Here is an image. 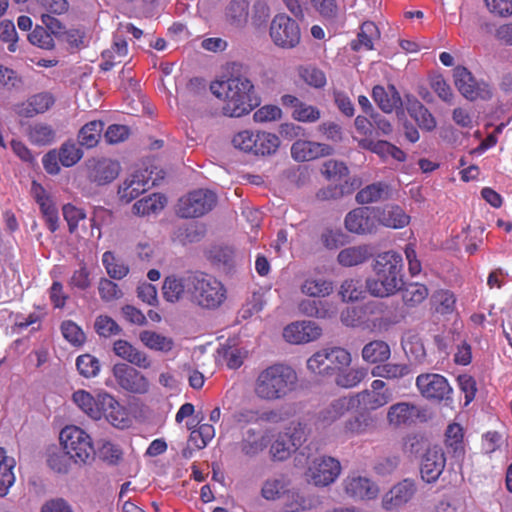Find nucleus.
<instances>
[{
	"label": "nucleus",
	"instance_id": "1",
	"mask_svg": "<svg viewBox=\"0 0 512 512\" xmlns=\"http://www.w3.org/2000/svg\"><path fill=\"white\" fill-rule=\"evenodd\" d=\"M211 90L217 97L224 95L222 112L225 116L242 117L260 104L253 82L243 74L233 72L226 81L213 83Z\"/></svg>",
	"mask_w": 512,
	"mask_h": 512
},
{
	"label": "nucleus",
	"instance_id": "2",
	"mask_svg": "<svg viewBox=\"0 0 512 512\" xmlns=\"http://www.w3.org/2000/svg\"><path fill=\"white\" fill-rule=\"evenodd\" d=\"M372 270L374 276L366 281V287L372 295L389 297L403 287V258L398 252L390 250L377 254Z\"/></svg>",
	"mask_w": 512,
	"mask_h": 512
},
{
	"label": "nucleus",
	"instance_id": "3",
	"mask_svg": "<svg viewBox=\"0 0 512 512\" xmlns=\"http://www.w3.org/2000/svg\"><path fill=\"white\" fill-rule=\"evenodd\" d=\"M72 399L85 414L94 420L105 418L117 428H125L129 425L130 420L126 408L107 392H100L93 396L85 390H78L73 393Z\"/></svg>",
	"mask_w": 512,
	"mask_h": 512
},
{
	"label": "nucleus",
	"instance_id": "4",
	"mask_svg": "<svg viewBox=\"0 0 512 512\" xmlns=\"http://www.w3.org/2000/svg\"><path fill=\"white\" fill-rule=\"evenodd\" d=\"M298 383L296 371L285 364H273L262 370L254 384L255 395L266 401L286 398Z\"/></svg>",
	"mask_w": 512,
	"mask_h": 512
},
{
	"label": "nucleus",
	"instance_id": "5",
	"mask_svg": "<svg viewBox=\"0 0 512 512\" xmlns=\"http://www.w3.org/2000/svg\"><path fill=\"white\" fill-rule=\"evenodd\" d=\"M188 292L191 302L206 310L218 309L227 299L224 284L206 273L188 276Z\"/></svg>",
	"mask_w": 512,
	"mask_h": 512
},
{
	"label": "nucleus",
	"instance_id": "6",
	"mask_svg": "<svg viewBox=\"0 0 512 512\" xmlns=\"http://www.w3.org/2000/svg\"><path fill=\"white\" fill-rule=\"evenodd\" d=\"M63 449L76 464H88L95 456L92 439L88 433L75 425L64 427L60 432Z\"/></svg>",
	"mask_w": 512,
	"mask_h": 512
},
{
	"label": "nucleus",
	"instance_id": "7",
	"mask_svg": "<svg viewBox=\"0 0 512 512\" xmlns=\"http://www.w3.org/2000/svg\"><path fill=\"white\" fill-rule=\"evenodd\" d=\"M217 195L209 189H197L179 199L177 214L182 218H197L211 211Z\"/></svg>",
	"mask_w": 512,
	"mask_h": 512
},
{
	"label": "nucleus",
	"instance_id": "8",
	"mask_svg": "<svg viewBox=\"0 0 512 512\" xmlns=\"http://www.w3.org/2000/svg\"><path fill=\"white\" fill-rule=\"evenodd\" d=\"M273 43L283 49H293L300 43L299 24L286 14H277L271 21L269 29Z\"/></svg>",
	"mask_w": 512,
	"mask_h": 512
},
{
	"label": "nucleus",
	"instance_id": "9",
	"mask_svg": "<svg viewBox=\"0 0 512 512\" xmlns=\"http://www.w3.org/2000/svg\"><path fill=\"white\" fill-rule=\"evenodd\" d=\"M454 82L459 92L468 100L489 99L492 95L490 85L485 81H478L464 66H457L453 70Z\"/></svg>",
	"mask_w": 512,
	"mask_h": 512
},
{
	"label": "nucleus",
	"instance_id": "10",
	"mask_svg": "<svg viewBox=\"0 0 512 512\" xmlns=\"http://www.w3.org/2000/svg\"><path fill=\"white\" fill-rule=\"evenodd\" d=\"M117 384L133 394H146L150 384L145 375L125 363H117L112 369Z\"/></svg>",
	"mask_w": 512,
	"mask_h": 512
},
{
	"label": "nucleus",
	"instance_id": "11",
	"mask_svg": "<svg viewBox=\"0 0 512 512\" xmlns=\"http://www.w3.org/2000/svg\"><path fill=\"white\" fill-rule=\"evenodd\" d=\"M416 387L420 394L428 400L442 401L448 399L452 393V388L447 379L436 373L418 375Z\"/></svg>",
	"mask_w": 512,
	"mask_h": 512
},
{
	"label": "nucleus",
	"instance_id": "12",
	"mask_svg": "<svg viewBox=\"0 0 512 512\" xmlns=\"http://www.w3.org/2000/svg\"><path fill=\"white\" fill-rule=\"evenodd\" d=\"M417 491L416 484L411 479H404L395 484L382 497V507L387 511L406 505Z\"/></svg>",
	"mask_w": 512,
	"mask_h": 512
},
{
	"label": "nucleus",
	"instance_id": "13",
	"mask_svg": "<svg viewBox=\"0 0 512 512\" xmlns=\"http://www.w3.org/2000/svg\"><path fill=\"white\" fill-rule=\"evenodd\" d=\"M322 328L313 321H297L287 325L283 331L285 340L292 344H303L317 340Z\"/></svg>",
	"mask_w": 512,
	"mask_h": 512
},
{
	"label": "nucleus",
	"instance_id": "14",
	"mask_svg": "<svg viewBox=\"0 0 512 512\" xmlns=\"http://www.w3.org/2000/svg\"><path fill=\"white\" fill-rule=\"evenodd\" d=\"M446 464V458L441 447L433 446L423 455L420 473L423 481L433 483L438 480Z\"/></svg>",
	"mask_w": 512,
	"mask_h": 512
},
{
	"label": "nucleus",
	"instance_id": "15",
	"mask_svg": "<svg viewBox=\"0 0 512 512\" xmlns=\"http://www.w3.org/2000/svg\"><path fill=\"white\" fill-rule=\"evenodd\" d=\"M309 471L316 486H328L338 478L341 465L335 458L322 457L313 462Z\"/></svg>",
	"mask_w": 512,
	"mask_h": 512
},
{
	"label": "nucleus",
	"instance_id": "16",
	"mask_svg": "<svg viewBox=\"0 0 512 512\" xmlns=\"http://www.w3.org/2000/svg\"><path fill=\"white\" fill-rule=\"evenodd\" d=\"M327 356L331 365V373H337V385L344 388L352 387V378L350 373L346 372V368L352 360L350 353L344 348L333 347L327 349Z\"/></svg>",
	"mask_w": 512,
	"mask_h": 512
},
{
	"label": "nucleus",
	"instance_id": "17",
	"mask_svg": "<svg viewBox=\"0 0 512 512\" xmlns=\"http://www.w3.org/2000/svg\"><path fill=\"white\" fill-rule=\"evenodd\" d=\"M88 178L97 185H105L117 178L119 163L111 159H91L87 162Z\"/></svg>",
	"mask_w": 512,
	"mask_h": 512
},
{
	"label": "nucleus",
	"instance_id": "18",
	"mask_svg": "<svg viewBox=\"0 0 512 512\" xmlns=\"http://www.w3.org/2000/svg\"><path fill=\"white\" fill-rule=\"evenodd\" d=\"M333 151L334 149L328 144L308 140H297L291 146V156L298 162L329 156Z\"/></svg>",
	"mask_w": 512,
	"mask_h": 512
},
{
	"label": "nucleus",
	"instance_id": "19",
	"mask_svg": "<svg viewBox=\"0 0 512 512\" xmlns=\"http://www.w3.org/2000/svg\"><path fill=\"white\" fill-rule=\"evenodd\" d=\"M269 442L270 438L267 431L249 428L243 432L238 447L244 456L253 458L263 452Z\"/></svg>",
	"mask_w": 512,
	"mask_h": 512
},
{
	"label": "nucleus",
	"instance_id": "20",
	"mask_svg": "<svg viewBox=\"0 0 512 512\" xmlns=\"http://www.w3.org/2000/svg\"><path fill=\"white\" fill-rule=\"evenodd\" d=\"M385 382L382 380H374L371 388L365 390L356 396L359 405L367 410H375L386 405L391 399V393L386 389Z\"/></svg>",
	"mask_w": 512,
	"mask_h": 512
},
{
	"label": "nucleus",
	"instance_id": "21",
	"mask_svg": "<svg viewBox=\"0 0 512 512\" xmlns=\"http://www.w3.org/2000/svg\"><path fill=\"white\" fill-rule=\"evenodd\" d=\"M377 208L378 223L390 229H402L409 225L411 217L397 204H386Z\"/></svg>",
	"mask_w": 512,
	"mask_h": 512
},
{
	"label": "nucleus",
	"instance_id": "22",
	"mask_svg": "<svg viewBox=\"0 0 512 512\" xmlns=\"http://www.w3.org/2000/svg\"><path fill=\"white\" fill-rule=\"evenodd\" d=\"M418 416L419 410L417 406L409 402L393 404L387 411V421L393 427L411 425Z\"/></svg>",
	"mask_w": 512,
	"mask_h": 512
},
{
	"label": "nucleus",
	"instance_id": "23",
	"mask_svg": "<svg viewBox=\"0 0 512 512\" xmlns=\"http://www.w3.org/2000/svg\"><path fill=\"white\" fill-rule=\"evenodd\" d=\"M248 0H231L224 8L225 22L236 29H243L249 21Z\"/></svg>",
	"mask_w": 512,
	"mask_h": 512
},
{
	"label": "nucleus",
	"instance_id": "24",
	"mask_svg": "<svg viewBox=\"0 0 512 512\" xmlns=\"http://www.w3.org/2000/svg\"><path fill=\"white\" fill-rule=\"evenodd\" d=\"M128 55L127 41L117 34L113 37L111 47L102 52L100 67L104 71L111 70L115 65L122 63Z\"/></svg>",
	"mask_w": 512,
	"mask_h": 512
},
{
	"label": "nucleus",
	"instance_id": "25",
	"mask_svg": "<svg viewBox=\"0 0 512 512\" xmlns=\"http://www.w3.org/2000/svg\"><path fill=\"white\" fill-rule=\"evenodd\" d=\"M113 351L118 357L137 367L147 369L151 365L146 353L138 350L126 340L119 339L115 341L113 345Z\"/></svg>",
	"mask_w": 512,
	"mask_h": 512
},
{
	"label": "nucleus",
	"instance_id": "26",
	"mask_svg": "<svg viewBox=\"0 0 512 512\" xmlns=\"http://www.w3.org/2000/svg\"><path fill=\"white\" fill-rule=\"evenodd\" d=\"M55 100L51 93L41 92L31 96L26 103H22L17 110L20 116L30 118L49 110Z\"/></svg>",
	"mask_w": 512,
	"mask_h": 512
},
{
	"label": "nucleus",
	"instance_id": "27",
	"mask_svg": "<svg viewBox=\"0 0 512 512\" xmlns=\"http://www.w3.org/2000/svg\"><path fill=\"white\" fill-rule=\"evenodd\" d=\"M148 188L149 180L145 178V175L143 173H135L125 179L118 189V195L122 201L129 203Z\"/></svg>",
	"mask_w": 512,
	"mask_h": 512
},
{
	"label": "nucleus",
	"instance_id": "28",
	"mask_svg": "<svg viewBox=\"0 0 512 512\" xmlns=\"http://www.w3.org/2000/svg\"><path fill=\"white\" fill-rule=\"evenodd\" d=\"M392 197V188L385 182H375L361 189L356 200L361 204L386 201Z\"/></svg>",
	"mask_w": 512,
	"mask_h": 512
},
{
	"label": "nucleus",
	"instance_id": "29",
	"mask_svg": "<svg viewBox=\"0 0 512 512\" xmlns=\"http://www.w3.org/2000/svg\"><path fill=\"white\" fill-rule=\"evenodd\" d=\"M299 311L318 319H328L336 315L337 308L328 301L306 299L299 303Z\"/></svg>",
	"mask_w": 512,
	"mask_h": 512
},
{
	"label": "nucleus",
	"instance_id": "30",
	"mask_svg": "<svg viewBox=\"0 0 512 512\" xmlns=\"http://www.w3.org/2000/svg\"><path fill=\"white\" fill-rule=\"evenodd\" d=\"M372 96L380 109L386 113H391L402 105L401 97L394 86H388L387 89L375 86Z\"/></svg>",
	"mask_w": 512,
	"mask_h": 512
},
{
	"label": "nucleus",
	"instance_id": "31",
	"mask_svg": "<svg viewBox=\"0 0 512 512\" xmlns=\"http://www.w3.org/2000/svg\"><path fill=\"white\" fill-rule=\"evenodd\" d=\"M379 225L376 207L354 209V233H370Z\"/></svg>",
	"mask_w": 512,
	"mask_h": 512
},
{
	"label": "nucleus",
	"instance_id": "32",
	"mask_svg": "<svg viewBox=\"0 0 512 512\" xmlns=\"http://www.w3.org/2000/svg\"><path fill=\"white\" fill-rule=\"evenodd\" d=\"M15 460L7 456L6 450L0 447V496L4 497L8 494L9 489L15 483Z\"/></svg>",
	"mask_w": 512,
	"mask_h": 512
},
{
	"label": "nucleus",
	"instance_id": "33",
	"mask_svg": "<svg viewBox=\"0 0 512 512\" xmlns=\"http://www.w3.org/2000/svg\"><path fill=\"white\" fill-rule=\"evenodd\" d=\"M186 290L188 291V277L180 278L175 275L167 276L162 286L163 297L170 303L180 301Z\"/></svg>",
	"mask_w": 512,
	"mask_h": 512
},
{
	"label": "nucleus",
	"instance_id": "34",
	"mask_svg": "<svg viewBox=\"0 0 512 512\" xmlns=\"http://www.w3.org/2000/svg\"><path fill=\"white\" fill-rule=\"evenodd\" d=\"M167 203V198L160 193H153L138 200L133 205V212L139 216H149L162 211Z\"/></svg>",
	"mask_w": 512,
	"mask_h": 512
},
{
	"label": "nucleus",
	"instance_id": "35",
	"mask_svg": "<svg viewBox=\"0 0 512 512\" xmlns=\"http://www.w3.org/2000/svg\"><path fill=\"white\" fill-rule=\"evenodd\" d=\"M139 339L144 346L154 351L168 353L174 347V341L172 338L151 330H144L140 332Z\"/></svg>",
	"mask_w": 512,
	"mask_h": 512
},
{
	"label": "nucleus",
	"instance_id": "36",
	"mask_svg": "<svg viewBox=\"0 0 512 512\" xmlns=\"http://www.w3.org/2000/svg\"><path fill=\"white\" fill-rule=\"evenodd\" d=\"M104 123L101 120H93L86 123L78 133V140L81 146L87 148L95 147L103 132Z\"/></svg>",
	"mask_w": 512,
	"mask_h": 512
},
{
	"label": "nucleus",
	"instance_id": "37",
	"mask_svg": "<svg viewBox=\"0 0 512 512\" xmlns=\"http://www.w3.org/2000/svg\"><path fill=\"white\" fill-rule=\"evenodd\" d=\"M102 263L111 279L121 280L126 277L130 271L129 266L122 259L117 258L111 251L103 253Z\"/></svg>",
	"mask_w": 512,
	"mask_h": 512
},
{
	"label": "nucleus",
	"instance_id": "38",
	"mask_svg": "<svg viewBox=\"0 0 512 512\" xmlns=\"http://www.w3.org/2000/svg\"><path fill=\"white\" fill-rule=\"evenodd\" d=\"M379 36L380 32L375 23L371 21L364 22L360 26L357 34V41H354V50H372L374 41L377 40Z\"/></svg>",
	"mask_w": 512,
	"mask_h": 512
},
{
	"label": "nucleus",
	"instance_id": "39",
	"mask_svg": "<svg viewBox=\"0 0 512 512\" xmlns=\"http://www.w3.org/2000/svg\"><path fill=\"white\" fill-rule=\"evenodd\" d=\"M391 355L390 347L384 341L376 340L366 344L362 350V357L369 363L385 362Z\"/></svg>",
	"mask_w": 512,
	"mask_h": 512
},
{
	"label": "nucleus",
	"instance_id": "40",
	"mask_svg": "<svg viewBox=\"0 0 512 512\" xmlns=\"http://www.w3.org/2000/svg\"><path fill=\"white\" fill-rule=\"evenodd\" d=\"M280 146L279 137L270 132L257 131L254 155L267 156L275 154Z\"/></svg>",
	"mask_w": 512,
	"mask_h": 512
},
{
	"label": "nucleus",
	"instance_id": "41",
	"mask_svg": "<svg viewBox=\"0 0 512 512\" xmlns=\"http://www.w3.org/2000/svg\"><path fill=\"white\" fill-rule=\"evenodd\" d=\"M27 136L32 144L44 146L54 141L55 131L51 125L40 122L29 126Z\"/></svg>",
	"mask_w": 512,
	"mask_h": 512
},
{
	"label": "nucleus",
	"instance_id": "42",
	"mask_svg": "<svg viewBox=\"0 0 512 512\" xmlns=\"http://www.w3.org/2000/svg\"><path fill=\"white\" fill-rule=\"evenodd\" d=\"M411 373V367L405 363H386L373 369L372 375L386 379H401Z\"/></svg>",
	"mask_w": 512,
	"mask_h": 512
},
{
	"label": "nucleus",
	"instance_id": "43",
	"mask_svg": "<svg viewBox=\"0 0 512 512\" xmlns=\"http://www.w3.org/2000/svg\"><path fill=\"white\" fill-rule=\"evenodd\" d=\"M411 117L417 122L421 129L432 131L436 127V120L429 110L420 102L411 103L408 108Z\"/></svg>",
	"mask_w": 512,
	"mask_h": 512
},
{
	"label": "nucleus",
	"instance_id": "44",
	"mask_svg": "<svg viewBox=\"0 0 512 512\" xmlns=\"http://www.w3.org/2000/svg\"><path fill=\"white\" fill-rule=\"evenodd\" d=\"M431 303L437 313L451 314L455 310L456 297L449 290H438L431 297Z\"/></svg>",
	"mask_w": 512,
	"mask_h": 512
},
{
	"label": "nucleus",
	"instance_id": "45",
	"mask_svg": "<svg viewBox=\"0 0 512 512\" xmlns=\"http://www.w3.org/2000/svg\"><path fill=\"white\" fill-rule=\"evenodd\" d=\"M332 290V282L325 279H306L301 286L302 293L313 298L328 296Z\"/></svg>",
	"mask_w": 512,
	"mask_h": 512
},
{
	"label": "nucleus",
	"instance_id": "46",
	"mask_svg": "<svg viewBox=\"0 0 512 512\" xmlns=\"http://www.w3.org/2000/svg\"><path fill=\"white\" fill-rule=\"evenodd\" d=\"M57 153L60 157V164L64 167L74 166L83 157V151L72 140L64 142L57 150Z\"/></svg>",
	"mask_w": 512,
	"mask_h": 512
},
{
	"label": "nucleus",
	"instance_id": "47",
	"mask_svg": "<svg viewBox=\"0 0 512 512\" xmlns=\"http://www.w3.org/2000/svg\"><path fill=\"white\" fill-rule=\"evenodd\" d=\"M313 8L320 16L330 23H336L341 20V11L336 0H310Z\"/></svg>",
	"mask_w": 512,
	"mask_h": 512
},
{
	"label": "nucleus",
	"instance_id": "48",
	"mask_svg": "<svg viewBox=\"0 0 512 512\" xmlns=\"http://www.w3.org/2000/svg\"><path fill=\"white\" fill-rule=\"evenodd\" d=\"M428 296V289L419 283H410L402 291V300L408 307H415L422 303Z\"/></svg>",
	"mask_w": 512,
	"mask_h": 512
},
{
	"label": "nucleus",
	"instance_id": "49",
	"mask_svg": "<svg viewBox=\"0 0 512 512\" xmlns=\"http://www.w3.org/2000/svg\"><path fill=\"white\" fill-rule=\"evenodd\" d=\"M380 490L378 485L367 477L354 478V498L362 500L375 499Z\"/></svg>",
	"mask_w": 512,
	"mask_h": 512
},
{
	"label": "nucleus",
	"instance_id": "50",
	"mask_svg": "<svg viewBox=\"0 0 512 512\" xmlns=\"http://www.w3.org/2000/svg\"><path fill=\"white\" fill-rule=\"evenodd\" d=\"M321 241L325 248L336 250L350 241V236L344 233L340 228H327L321 234Z\"/></svg>",
	"mask_w": 512,
	"mask_h": 512
},
{
	"label": "nucleus",
	"instance_id": "51",
	"mask_svg": "<svg viewBox=\"0 0 512 512\" xmlns=\"http://www.w3.org/2000/svg\"><path fill=\"white\" fill-rule=\"evenodd\" d=\"M71 461L73 459L63 451L55 450L48 454L47 465L51 470L59 474H67L71 468Z\"/></svg>",
	"mask_w": 512,
	"mask_h": 512
},
{
	"label": "nucleus",
	"instance_id": "52",
	"mask_svg": "<svg viewBox=\"0 0 512 512\" xmlns=\"http://www.w3.org/2000/svg\"><path fill=\"white\" fill-rule=\"evenodd\" d=\"M298 74L306 84L314 88H322L326 84L324 72L315 66H301L298 69Z\"/></svg>",
	"mask_w": 512,
	"mask_h": 512
},
{
	"label": "nucleus",
	"instance_id": "53",
	"mask_svg": "<svg viewBox=\"0 0 512 512\" xmlns=\"http://www.w3.org/2000/svg\"><path fill=\"white\" fill-rule=\"evenodd\" d=\"M286 436L291 448H300L307 440V427L301 422H291L283 433Z\"/></svg>",
	"mask_w": 512,
	"mask_h": 512
},
{
	"label": "nucleus",
	"instance_id": "54",
	"mask_svg": "<svg viewBox=\"0 0 512 512\" xmlns=\"http://www.w3.org/2000/svg\"><path fill=\"white\" fill-rule=\"evenodd\" d=\"M189 429L191 430L190 441L198 449L205 448L215 436V429L211 424L205 423L199 425L198 428L189 427Z\"/></svg>",
	"mask_w": 512,
	"mask_h": 512
},
{
	"label": "nucleus",
	"instance_id": "55",
	"mask_svg": "<svg viewBox=\"0 0 512 512\" xmlns=\"http://www.w3.org/2000/svg\"><path fill=\"white\" fill-rule=\"evenodd\" d=\"M76 367L79 373L85 378H92L100 372L99 360L91 354H83L77 357Z\"/></svg>",
	"mask_w": 512,
	"mask_h": 512
},
{
	"label": "nucleus",
	"instance_id": "56",
	"mask_svg": "<svg viewBox=\"0 0 512 512\" xmlns=\"http://www.w3.org/2000/svg\"><path fill=\"white\" fill-rule=\"evenodd\" d=\"M327 356V349H323L314 353L307 360L308 369L315 374H332L331 365Z\"/></svg>",
	"mask_w": 512,
	"mask_h": 512
},
{
	"label": "nucleus",
	"instance_id": "57",
	"mask_svg": "<svg viewBox=\"0 0 512 512\" xmlns=\"http://www.w3.org/2000/svg\"><path fill=\"white\" fill-rule=\"evenodd\" d=\"M61 332L63 337L73 346H81L86 340V336L82 329L71 320L62 322Z\"/></svg>",
	"mask_w": 512,
	"mask_h": 512
},
{
	"label": "nucleus",
	"instance_id": "58",
	"mask_svg": "<svg viewBox=\"0 0 512 512\" xmlns=\"http://www.w3.org/2000/svg\"><path fill=\"white\" fill-rule=\"evenodd\" d=\"M28 40L31 44L41 49L51 50L55 46L52 35L40 25H37L28 35Z\"/></svg>",
	"mask_w": 512,
	"mask_h": 512
},
{
	"label": "nucleus",
	"instance_id": "59",
	"mask_svg": "<svg viewBox=\"0 0 512 512\" xmlns=\"http://www.w3.org/2000/svg\"><path fill=\"white\" fill-rule=\"evenodd\" d=\"M94 327L98 335L105 338L117 335L121 332L120 326L107 315L98 316L95 320Z\"/></svg>",
	"mask_w": 512,
	"mask_h": 512
},
{
	"label": "nucleus",
	"instance_id": "60",
	"mask_svg": "<svg viewBox=\"0 0 512 512\" xmlns=\"http://www.w3.org/2000/svg\"><path fill=\"white\" fill-rule=\"evenodd\" d=\"M202 231L199 230L196 224L179 226L175 232L174 237L181 244L197 242L202 237Z\"/></svg>",
	"mask_w": 512,
	"mask_h": 512
},
{
	"label": "nucleus",
	"instance_id": "61",
	"mask_svg": "<svg viewBox=\"0 0 512 512\" xmlns=\"http://www.w3.org/2000/svg\"><path fill=\"white\" fill-rule=\"evenodd\" d=\"M270 18V8L264 0H257L252 7V25L260 29L266 25Z\"/></svg>",
	"mask_w": 512,
	"mask_h": 512
},
{
	"label": "nucleus",
	"instance_id": "62",
	"mask_svg": "<svg viewBox=\"0 0 512 512\" xmlns=\"http://www.w3.org/2000/svg\"><path fill=\"white\" fill-rule=\"evenodd\" d=\"M98 292L100 298L105 302L119 299L122 296V291L119 286L108 278H101L98 284Z\"/></svg>",
	"mask_w": 512,
	"mask_h": 512
},
{
	"label": "nucleus",
	"instance_id": "63",
	"mask_svg": "<svg viewBox=\"0 0 512 512\" xmlns=\"http://www.w3.org/2000/svg\"><path fill=\"white\" fill-rule=\"evenodd\" d=\"M282 117V110L277 105L267 104L257 109L253 119L257 123L277 121Z\"/></svg>",
	"mask_w": 512,
	"mask_h": 512
},
{
	"label": "nucleus",
	"instance_id": "64",
	"mask_svg": "<svg viewBox=\"0 0 512 512\" xmlns=\"http://www.w3.org/2000/svg\"><path fill=\"white\" fill-rule=\"evenodd\" d=\"M295 448L290 447V443L288 442L286 436L283 434H279L277 439L272 443L270 448V453L274 460H285L287 459L292 452H295Z\"/></svg>",
	"mask_w": 512,
	"mask_h": 512
}]
</instances>
